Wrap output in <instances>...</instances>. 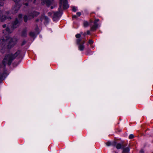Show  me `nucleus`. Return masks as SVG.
Listing matches in <instances>:
<instances>
[{"label": "nucleus", "mask_w": 153, "mask_h": 153, "mask_svg": "<svg viewBox=\"0 0 153 153\" xmlns=\"http://www.w3.org/2000/svg\"><path fill=\"white\" fill-rule=\"evenodd\" d=\"M17 39L15 38H12L8 35L4 36L0 39V52L3 54L8 49L13 47L17 43Z\"/></svg>", "instance_id": "1"}, {"label": "nucleus", "mask_w": 153, "mask_h": 153, "mask_svg": "<svg viewBox=\"0 0 153 153\" xmlns=\"http://www.w3.org/2000/svg\"><path fill=\"white\" fill-rule=\"evenodd\" d=\"M20 51H18L14 54H9L6 55L3 60L2 64L3 66L1 68L2 70H4V67L7 64L9 65H10L12 61L20 54Z\"/></svg>", "instance_id": "2"}, {"label": "nucleus", "mask_w": 153, "mask_h": 153, "mask_svg": "<svg viewBox=\"0 0 153 153\" xmlns=\"http://www.w3.org/2000/svg\"><path fill=\"white\" fill-rule=\"evenodd\" d=\"M85 41H82L81 39H77L76 40V43L78 45V48L79 50L82 51L84 50L85 48L84 45Z\"/></svg>", "instance_id": "3"}, {"label": "nucleus", "mask_w": 153, "mask_h": 153, "mask_svg": "<svg viewBox=\"0 0 153 153\" xmlns=\"http://www.w3.org/2000/svg\"><path fill=\"white\" fill-rule=\"evenodd\" d=\"M22 15L21 14H20L19 15L18 19L16 18L15 20L13 22V25L12 26V28H16L19 25V22L22 20Z\"/></svg>", "instance_id": "4"}, {"label": "nucleus", "mask_w": 153, "mask_h": 153, "mask_svg": "<svg viewBox=\"0 0 153 153\" xmlns=\"http://www.w3.org/2000/svg\"><path fill=\"white\" fill-rule=\"evenodd\" d=\"M4 3L3 2H0V7L3 6ZM10 19L11 18L10 17H6L5 15H3L2 12L0 10V21L3 22L6 19Z\"/></svg>", "instance_id": "5"}, {"label": "nucleus", "mask_w": 153, "mask_h": 153, "mask_svg": "<svg viewBox=\"0 0 153 153\" xmlns=\"http://www.w3.org/2000/svg\"><path fill=\"white\" fill-rule=\"evenodd\" d=\"M60 3L61 5H63V7L64 9H66L68 7L67 0H60Z\"/></svg>", "instance_id": "6"}, {"label": "nucleus", "mask_w": 153, "mask_h": 153, "mask_svg": "<svg viewBox=\"0 0 153 153\" xmlns=\"http://www.w3.org/2000/svg\"><path fill=\"white\" fill-rule=\"evenodd\" d=\"M39 14V13L38 12L36 11H33L29 14L28 18L29 19L33 18L38 15Z\"/></svg>", "instance_id": "7"}, {"label": "nucleus", "mask_w": 153, "mask_h": 153, "mask_svg": "<svg viewBox=\"0 0 153 153\" xmlns=\"http://www.w3.org/2000/svg\"><path fill=\"white\" fill-rule=\"evenodd\" d=\"M3 27L4 28H5L4 30H3V33L4 34H8L11 33L12 31L10 30L9 28L8 27H6V25H4L3 26Z\"/></svg>", "instance_id": "8"}, {"label": "nucleus", "mask_w": 153, "mask_h": 153, "mask_svg": "<svg viewBox=\"0 0 153 153\" xmlns=\"http://www.w3.org/2000/svg\"><path fill=\"white\" fill-rule=\"evenodd\" d=\"M112 145L114 146H116V148L117 149H119L121 148L123 146V144H121L120 143H118L116 145V143L115 142H114L112 144Z\"/></svg>", "instance_id": "9"}, {"label": "nucleus", "mask_w": 153, "mask_h": 153, "mask_svg": "<svg viewBox=\"0 0 153 153\" xmlns=\"http://www.w3.org/2000/svg\"><path fill=\"white\" fill-rule=\"evenodd\" d=\"M19 6L16 5V6L13 8L12 10V12L13 13L15 14L19 10Z\"/></svg>", "instance_id": "10"}, {"label": "nucleus", "mask_w": 153, "mask_h": 153, "mask_svg": "<svg viewBox=\"0 0 153 153\" xmlns=\"http://www.w3.org/2000/svg\"><path fill=\"white\" fill-rule=\"evenodd\" d=\"M53 20L55 21L58 18L59 15L60 14L59 12H57L56 13L53 12Z\"/></svg>", "instance_id": "11"}, {"label": "nucleus", "mask_w": 153, "mask_h": 153, "mask_svg": "<svg viewBox=\"0 0 153 153\" xmlns=\"http://www.w3.org/2000/svg\"><path fill=\"white\" fill-rule=\"evenodd\" d=\"M41 3L43 4H46L47 5H50L51 2L50 0H41Z\"/></svg>", "instance_id": "12"}, {"label": "nucleus", "mask_w": 153, "mask_h": 153, "mask_svg": "<svg viewBox=\"0 0 153 153\" xmlns=\"http://www.w3.org/2000/svg\"><path fill=\"white\" fill-rule=\"evenodd\" d=\"M36 0H34L33 3H35ZM32 0H23V4L26 6L28 5V2L31 1Z\"/></svg>", "instance_id": "13"}, {"label": "nucleus", "mask_w": 153, "mask_h": 153, "mask_svg": "<svg viewBox=\"0 0 153 153\" xmlns=\"http://www.w3.org/2000/svg\"><path fill=\"white\" fill-rule=\"evenodd\" d=\"M98 27V24H94V25H93L92 27L91 28V30H96V29Z\"/></svg>", "instance_id": "14"}, {"label": "nucleus", "mask_w": 153, "mask_h": 153, "mask_svg": "<svg viewBox=\"0 0 153 153\" xmlns=\"http://www.w3.org/2000/svg\"><path fill=\"white\" fill-rule=\"evenodd\" d=\"M129 151V149L127 147L125 148H124L123 151V153H128Z\"/></svg>", "instance_id": "15"}, {"label": "nucleus", "mask_w": 153, "mask_h": 153, "mask_svg": "<svg viewBox=\"0 0 153 153\" xmlns=\"http://www.w3.org/2000/svg\"><path fill=\"white\" fill-rule=\"evenodd\" d=\"M27 29L24 30L22 32V35L23 36H26L27 35Z\"/></svg>", "instance_id": "16"}, {"label": "nucleus", "mask_w": 153, "mask_h": 153, "mask_svg": "<svg viewBox=\"0 0 153 153\" xmlns=\"http://www.w3.org/2000/svg\"><path fill=\"white\" fill-rule=\"evenodd\" d=\"M6 73V71H5L3 74H0V81L2 79L3 77L5 75Z\"/></svg>", "instance_id": "17"}, {"label": "nucleus", "mask_w": 153, "mask_h": 153, "mask_svg": "<svg viewBox=\"0 0 153 153\" xmlns=\"http://www.w3.org/2000/svg\"><path fill=\"white\" fill-rule=\"evenodd\" d=\"M89 24L88 22H84V26L85 27H86L88 26Z\"/></svg>", "instance_id": "18"}, {"label": "nucleus", "mask_w": 153, "mask_h": 153, "mask_svg": "<svg viewBox=\"0 0 153 153\" xmlns=\"http://www.w3.org/2000/svg\"><path fill=\"white\" fill-rule=\"evenodd\" d=\"M30 35L32 37H35L36 36L35 33L33 32H31L30 33Z\"/></svg>", "instance_id": "19"}, {"label": "nucleus", "mask_w": 153, "mask_h": 153, "mask_svg": "<svg viewBox=\"0 0 153 153\" xmlns=\"http://www.w3.org/2000/svg\"><path fill=\"white\" fill-rule=\"evenodd\" d=\"M27 19H28V18H27V16L26 15H25L24 16V21L25 22H26L27 21Z\"/></svg>", "instance_id": "20"}, {"label": "nucleus", "mask_w": 153, "mask_h": 153, "mask_svg": "<svg viewBox=\"0 0 153 153\" xmlns=\"http://www.w3.org/2000/svg\"><path fill=\"white\" fill-rule=\"evenodd\" d=\"M75 36L77 39H80V38L81 37V35L80 34H76Z\"/></svg>", "instance_id": "21"}, {"label": "nucleus", "mask_w": 153, "mask_h": 153, "mask_svg": "<svg viewBox=\"0 0 153 153\" xmlns=\"http://www.w3.org/2000/svg\"><path fill=\"white\" fill-rule=\"evenodd\" d=\"M72 7V10L74 12H76L77 10V8L76 7H75L74 6H73Z\"/></svg>", "instance_id": "22"}, {"label": "nucleus", "mask_w": 153, "mask_h": 153, "mask_svg": "<svg viewBox=\"0 0 153 153\" xmlns=\"http://www.w3.org/2000/svg\"><path fill=\"white\" fill-rule=\"evenodd\" d=\"M134 137V135L132 134H131L129 135V138L130 139H131L133 138Z\"/></svg>", "instance_id": "23"}, {"label": "nucleus", "mask_w": 153, "mask_h": 153, "mask_svg": "<svg viewBox=\"0 0 153 153\" xmlns=\"http://www.w3.org/2000/svg\"><path fill=\"white\" fill-rule=\"evenodd\" d=\"M88 43L89 44H92L93 43V41L92 40H89L88 41Z\"/></svg>", "instance_id": "24"}, {"label": "nucleus", "mask_w": 153, "mask_h": 153, "mask_svg": "<svg viewBox=\"0 0 153 153\" xmlns=\"http://www.w3.org/2000/svg\"><path fill=\"white\" fill-rule=\"evenodd\" d=\"M99 21V19H97L95 20V21L94 22V24H97V23Z\"/></svg>", "instance_id": "25"}, {"label": "nucleus", "mask_w": 153, "mask_h": 153, "mask_svg": "<svg viewBox=\"0 0 153 153\" xmlns=\"http://www.w3.org/2000/svg\"><path fill=\"white\" fill-rule=\"evenodd\" d=\"M112 143H112V144H111L110 142H108L106 143V144L107 146H109L111 145H112Z\"/></svg>", "instance_id": "26"}, {"label": "nucleus", "mask_w": 153, "mask_h": 153, "mask_svg": "<svg viewBox=\"0 0 153 153\" xmlns=\"http://www.w3.org/2000/svg\"><path fill=\"white\" fill-rule=\"evenodd\" d=\"M76 14L78 16H80L81 14V13L80 12H77Z\"/></svg>", "instance_id": "27"}, {"label": "nucleus", "mask_w": 153, "mask_h": 153, "mask_svg": "<svg viewBox=\"0 0 153 153\" xmlns=\"http://www.w3.org/2000/svg\"><path fill=\"white\" fill-rule=\"evenodd\" d=\"M73 18H77L76 16V15H73L72 16Z\"/></svg>", "instance_id": "28"}, {"label": "nucleus", "mask_w": 153, "mask_h": 153, "mask_svg": "<svg viewBox=\"0 0 153 153\" xmlns=\"http://www.w3.org/2000/svg\"><path fill=\"white\" fill-rule=\"evenodd\" d=\"M140 153H143L144 152V151H143V150H141V151H140Z\"/></svg>", "instance_id": "29"}, {"label": "nucleus", "mask_w": 153, "mask_h": 153, "mask_svg": "<svg viewBox=\"0 0 153 153\" xmlns=\"http://www.w3.org/2000/svg\"><path fill=\"white\" fill-rule=\"evenodd\" d=\"M87 34H90V31H89V30H88V31H87Z\"/></svg>", "instance_id": "30"}, {"label": "nucleus", "mask_w": 153, "mask_h": 153, "mask_svg": "<svg viewBox=\"0 0 153 153\" xmlns=\"http://www.w3.org/2000/svg\"><path fill=\"white\" fill-rule=\"evenodd\" d=\"M48 13L49 15H50V16L52 14V13H51L49 12V13Z\"/></svg>", "instance_id": "31"}, {"label": "nucleus", "mask_w": 153, "mask_h": 153, "mask_svg": "<svg viewBox=\"0 0 153 153\" xmlns=\"http://www.w3.org/2000/svg\"><path fill=\"white\" fill-rule=\"evenodd\" d=\"M6 13H7V14H8L9 13V12H7Z\"/></svg>", "instance_id": "32"}, {"label": "nucleus", "mask_w": 153, "mask_h": 153, "mask_svg": "<svg viewBox=\"0 0 153 153\" xmlns=\"http://www.w3.org/2000/svg\"><path fill=\"white\" fill-rule=\"evenodd\" d=\"M53 7H51V9H53Z\"/></svg>", "instance_id": "33"}, {"label": "nucleus", "mask_w": 153, "mask_h": 153, "mask_svg": "<svg viewBox=\"0 0 153 153\" xmlns=\"http://www.w3.org/2000/svg\"><path fill=\"white\" fill-rule=\"evenodd\" d=\"M60 8H61V6H60L59 8V9Z\"/></svg>", "instance_id": "34"}, {"label": "nucleus", "mask_w": 153, "mask_h": 153, "mask_svg": "<svg viewBox=\"0 0 153 153\" xmlns=\"http://www.w3.org/2000/svg\"><path fill=\"white\" fill-rule=\"evenodd\" d=\"M38 21V20H36V21Z\"/></svg>", "instance_id": "35"}]
</instances>
